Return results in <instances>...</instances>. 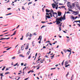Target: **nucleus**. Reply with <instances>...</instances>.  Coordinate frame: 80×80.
<instances>
[{"instance_id":"17","label":"nucleus","mask_w":80,"mask_h":80,"mask_svg":"<svg viewBox=\"0 0 80 80\" xmlns=\"http://www.w3.org/2000/svg\"><path fill=\"white\" fill-rule=\"evenodd\" d=\"M63 50V51H64L65 53H67V50H66V49H64Z\"/></svg>"},{"instance_id":"27","label":"nucleus","mask_w":80,"mask_h":80,"mask_svg":"<svg viewBox=\"0 0 80 80\" xmlns=\"http://www.w3.org/2000/svg\"><path fill=\"white\" fill-rule=\"evenodd\" d=\"M68 10H69V12H73V10H71V9L70 8H68Z\"/></svg>"},{"instance_id":"5","label":"nucleus","mask_w":80,"mask_h":80,"mask_svg":"<svg viewBox=\"0 0 80 80\" xmlns=\"http://www.w3.org/2000/svg\"><path fill=\"white\" fill-rule=\"evenodd\" d=\"M46 11L47 13H50V12H51V11H50V10H49L47 9H46Z\"/></svg>"},{"instance_id":"40","label":"nucleus","mask_w":80,"mask_h":80,"mask_svg":"<svg viewBox=\"0 0 80 80\" xmlns=\"http://www.w3.org/2000/svg\"><path fill=\"white\" fill-rule=\"evenodd\" d=\"M30 72H31V73H33V72H34V71H33V70H30Z\"/></svg>"},{"instance_id":"43","label":"nucleus","mask_w":80,"mask_h":80,"mask_svg":"<svg viewBox=\"0 0 80 80\" xmlns=\"http://www.w3.org/2000/svg\"><path fill=\"white\" fill-rule=\"evenodd\" d=\"M55 68H52L51 69V70H55Z\"/></svg>"},{"instance_id":"9","label":"nucleus","mask_w":80,"mask_h":80,"mask_svg":"<svg viewBox=\"0 0 80 80\" xmlns=\"http://www.w3.org/2000/svg\"><path fill=\"white\" fill-rule=\"evenodd\" d=\"M56 22H57L56 24H57V25H58V24H60L61 23L60 21H59Z\"/></svg>"},{"instance_id":"25","label":"nucleus","mask_w":80,"mask_h":80,"mask_svg":"<svg viewBox=\"0 0 80 80\" xmlns=\"http://www.w3.org/2000/svg\"><path fill=\"white\" fill-rule=\"evenodd\" d=\"M42 36H40L39 37V38L40 39H40H41V40H42Z\"/></svg>"},{"instance_id":"24","label":"nucleus","mask_w":80,"mask_h":80,"mask_svg":"<svg viewBox=\"0 0 80 80\" xmlns=\"http://www.w3.org/2000/svg\"><path fill=\"white\" fill-rule=\"evenodd\" d=\"M31 55H32V54H31L30 55V56L28 57V59H30V58H31Z\"/></svg>"},{"instance_id":"18","label":"nucleus","mask_w":80,"mask_h":80,"mask_svg":"<svg viewBox=\"0 0 80 80\" xmlns=\"http://www.w3.org/2000/svg\"><path fill=\"white\" fill-rule=\"evenodd\" d=\"M6 68V67L4 66L2 69V70L3 71V70L5 69V68Z\"/></svg>"},{"instance_id":"22","label":"nucleus","mask_w":80,"mask_h":80,"mask_svg":"<svg viewBox=\"0 0 80 80\" xmlns=\"http://www.w3.org/2000/svg\"><path fill=\"white\" fill-rule=\"evenodd\" d=\"M10 48H12V47H10L8 48L7 49H6V50H10Z\"/></svg>"},{"instance_id":"46","label":"nucleus","mask_w":80,"mask_h":80,"mask_svg":"<svg viewBox=\"0 0 80 80\" xmlns=\"http://www.w3.org/2000/svg\"><path fill=\"white\" fill-rule=\"evenodd\" d=\"M53 23H52V22H50V23H48V24H52Z\"/></svg>"},{"instance_id":"32","label":"nucleus","mask_w":80,"mask_h":80,"mask_svg":"<svg viewBox=\"0 0 80 80\" xmlns=\"http://www.w3.org/2000/svg\"><path fill=\"white\" fill-rule=\"evenodd\" d=\"M53 2H54V3H56V4H58V2L57 3V2H55V1L54 0H53Z\"/></svg>"},{"instance_id":"21","label":"nucleus","mask_w":80,"mask_h":80,"mask_svg":"<svg viewBox=\"0 0 80 80\" xmlns=\"http://www.w3.org/2000/svg\"><path fill=\"white\" fill-rule=\"evenodd\" d=\"M19 57H25V56H23L22 55L20 54L19 55Z\"/></svg>"},{"instance_id":"57","label":"nucleus","mask_w":80,"mask_h":80,"mask_svg":"<svg viewBox=\"0 0 80 80\" xmlns=\"http://www.w3.org/2000/svg\"><path fill=\"white\" fill-rule=\"evenodd\" d=\"M7 10H10V9H11V8H7Z\"/></svg>"},{"instance_id":"14","label":"nucleus","mask_w":80,"mask_h":80,"mask_svg":"<svg viewBox=\"0 0 80 80\" xmlns=\"http://www.w3.org/2000/svg\"><path fill=\"white\" fill-rule=\"evenodd\" d=\"M3 73H0V76H1V77H4V76H3Z\"/></svg>"},{"instance_id":"30","label":"nucleus","mask_w":80,"mask_h":80,"mask_svg":"<svg viewBox=\"0 0 80 80\" xmlns=\"http://www.w3.org/2000/svg\"><path fill=\"white\" fill-rule=\"evenodd\" d=\"M42 41V38L40 39V40L38 42L39 43H41V41Z\"/></svg>"},{"instance_id":"59","label":"nucleus","mask_w":80,"mask_h":80,"mask_svg":"<svg viewBox=\"0 0 80 80\" xmlns=\"http://www.w3.org/2000/svg\"><path fill=\"white\" fill-rule=\"evenodd\" d=\"M40 62H41V61H45V59H43V60H41L40 61Z\"/></svg>"},{"instance_id":"63","label":"nucleus","mask_w":80,"mask_h":80,"mask_svg":"<svg viewBox=\"0 0 80 80\" xmlns=\"http://www.w3.org/2000/svg\"><path fill=\"white\" fill-rule=\"evenodd\" d=\"M37 33H36V32H35L34 33V35H37Z\"/></svg>"},{"instance_id":"1","label":"nucleus","mask_w":80,"mask_h":80,"mask_svg":"<svg viewBox=\"0 0 80 80\" xmlns=\"http://www.w3.org/2000/svg\"><path fill=\"white\" fill-rule=\"evenodd\" d=\"M72 12H73L72 14H73L74 15H77L79 13L78 11H73Z\"/></svg>"},{"instance_id":"50","label":"nucleus","mask_w":80,"mask_h":80,"mask_svg":"<svg viewBox=\"0 0 80 80\" xmlns=\"http://www.w3.org/2000/svg\"><path fill=\"white\" fill-rule=\"evenodd\" d=\"M53 15H54V14H56V15H57V12H54V13H53Z\"/></svg>"},{"instance_id":"35","label":"nucleus","mask_w":80,"mask_h":80,"mask_svg":"<svg viewBox=\"0 0 80 80\" xmlns=\"http://www.w3.org/2000/svg\"><path fill=\"white\" fill-rule=\"evenodd\" d=\"M10 38H5V40H8V39H10Z\"/></svg>"},{"instance_id":"51","label":"nucleus","mask_w":80,"mask_h":80,"mask_svg":"<svg viewBox=\"0 0 80 80\" xmlns=\"http://www.w3.org/2000/svg\"><path fill=\"white\" fill-rule=\"evenodd\" d=\"M74 22H79V20L78 21H75Z\"/></svg>"},{"instance_id":"12","label":"nucleus","mask_w":80,"mask_h":80,"mask_svg":"<svg viewBox=\"0 0 80 80\" xmlns=\"http://www.w3.org/2000/svg\"><path fill=\"white\" fill-rule=\"evenodd\" d=\"M24 47V46H22L21 47V50H23V49L24 48H23Z\"/></svg>"},{"instance_id":"15","label":"nucleus","mask_w":80,"mask_h":80,"mask_svg":"<svg viewBox=\"0 0 80 80\" xmlns=\"http://www.w3.org/2000/svg\"><path fill=\"white\" fill-rule=\"evenodd\" d=\"M59 31H61V30H62L61 26H59Z\"/></svg>"},{"instance_id":"29","label":"nucleus","mask_w":80,"mask_h":80,"mask_svg":"<svg viewBox=\"0 0 80 80\" xmlns=\"http://www.w3.org/2000/svg\"><path fill=\"white\" fill-rule=\"evenodd\" d=\"M34 42V41H33L32 42V46L34 47L35 46V44H33V42Z\"/></svg>"},{"instance_id":"6","label":"nucleus","mask_w":80,"mask_h":80,"mask_svg":"<svg viewBox=\"0 0 80 80\" xmlns=\"http://www.w3.org/2000/svg\"><path fill=\"white\" fill-rule=\"evenodd\" d=\"M52 6L53 8H55V7H56V5L55 4H54V3L52 4Z\"/></svg>"},{"instance_id":"8","label":"nucleus","mask_w":80,"mask_h":80,"mask_svg":"<svg viewBox=\"0 0 80 80\" xmlns=\"http://www.w3.org/2000/svg\"><path fill=\"white\" fill-rule=\"evenodd\" d=\"M29 35H30V33L28 32L26 35V37H28V36H29Z\"/></svg>"},{"instance_id":"56","label":"nucleus","mask_w":80,"mask_h":80,"mask_svg":"<svg viewBox=\"0 0 80 80\" xmlns=\"http://www.w3.org/2000/svg\"><path fill=\"white\" fill-rule=\"evenodd\" d=\"M46 14V15H49V13L48 14V13L47 12Z\"/></svg>"},{"instance_id":"19","label":"nucleus","mask_w":80,"mask_h":80,"mask_svg":"<svg viewBox=\"0 0 80 80\" xmlns=\"http://www.w3.org/2000/svg\"><path fill=\"white\" fill-rule=\"evenodd\" d=\"M65 65H66V64H68V61H67L65 62Z\"/></svg>"},{"instance_id":"47","label":"nucleus","mask_w":80,"mask_h":80,"mask_svg":"<svg viewBox=\"0 0 80 80\" xmlns=\"http://www.w3.org/2000/svg\"><path fill=\"white\" fill-rule=\"evenodd\" d=\"M62 20H63V19H62V18H61L60 19V22H62Z\"/></svg>"},{"instance_id":"7","label":"nucleus","mask_w":80,"mask_h":80,"mask_svg":"<svg viewBox=\"0 0 80 80\" xmlns=\"http://www.w3.org/2000/svg\"><path fill=\"white\" fill-rule=\"evenodd\" d=\"M62 20H65L66 18H65V13L64 14V16H63V17H62Z\"/></svg>"},{"instance_id":"49","label":"nucleus","mask_w":80,"mask_h":80,"mask_svg":"<svg viewBox=\"0 0 80 80\" xmlns=\"http://www.w3.org/2000/svg\"><path fill=\"white\" fill-rule=\"evenodd\" d=\"M51 11L52 12V13H54V12H53V10H52V9H51Z\"/></svg>"},{"instance_id":"3","label":"nucleus","mask_w":80,"mask_h":80,"mask_svg":"<svg viewBox=\"0 0 80 80\" xmlns=\"http://www.w3.org/2000/svg\"><path fill=\"white\" fill-rule=\"evenodd\" d=\"M58 15L59 17H60L61 15H62V12H58Z\"/></svg>"},{"instance_id":"34","label":"nucleus","mask_w":80,"mask_h":80,"mask_svg":"<svg viewBox=\"0 0 80 80\" xmlns=\"http://www.w3.org/2000/svg\"><path fill=\"white\" fill-rule=\"evenodd\" d=\"M69 74V72H68L67 74L66 75V77H67V76H68V75Z\"/></svg>"},{"instance_id":"45","label":"nucleus","mask_w":80,"mask_h":80,"mask_svg":"<svg viewBox=\"0 0 80 80\" xmlns=\"http://www.w3.org/2000/svg\"><path fill=\"white\" fill-rule=\"evenodd\" d=\"M61 8H65V6H61Z\"/></svg>"},{"instance_id":"16","label":"nucleus","mask_w":80,"mask_h":80,"mask_svg":"<svg viewBox=\"0 0 80 80\" xmlns=\"http://www.w3.org/2000/svg\"><path fill=\"white\" fill-rule=\"evenodd\" d=\"M67 52H72V51L70 50L69 49H67Z\"/></svg>"},{"instance_id":"13","label":"nucleus","mask_w":80,"mask_h":80,"mask_svg":"<svg viewBox=\"0 0 80 80\" xmlns=\"http://www.w3.org/2000/svg\"><path fill=\"white\" fill-rule=\"evenodd\" d=\"M7 74H10V72H6L5 73V75H7Z\"/></svg>"},{"instance_id":"26","label":"nucleus","mask_w":80,"mask_h":80,"mask_svg":"<svg viewBox=\"0 0 80 80\" xmlns=\"http://www.w3.org/2000/svg\"><path fill=\"white\" fill-rule=\"evenodd\" d=\"M12 15V13H8V14H6V16H7V15Z\"/></svg>"},{"instance_id":"58","label":"nucleus","mask_w":80,"mask_h":80,"mask_svg":"<svg viewBox=\"0 0 80 80\" xmlns=\"http://www.w3.org/2000/svg\"><path fill=\"white\" fill-rule=\"evenodd\" d=\"M21 66H23V63H21Z\"/></svg>"},{"instance_id":"41","label":"nucleus","mask_w":80,"mask_h":80,"mask_svg":"<svg viewBox=\"0 0 80 80\" xmlns=\"http://www.w3.org/2000/svg\"><path fill=\"white\" fill-rule=\"evenodd\" d=\"M54 55L55 54L53 55L52 56H51L50 57H51V58H53V57H54Z\"/></svg>"},{"instance_id":"37","label":"nucleus","mask_w":80,"mask_h":80,"mask_svg":"<svg viewBox=\"0 0 80 80\" xmlns=\"http://www.w3.org/2000/svg\"><path fill=\"white\" fill-rule=\"evenodd\" d=\"M57 7H56V9L57 10L58 9V5H57Z\"/></svg>"},{"instance_id":"62","label":"nucleus","mask_w":80,"mask_h":80,"mask_svg":"<svg viewBox=\"0 0 80 80\" xmlns=\"http://www.w3.org/2000/svg\"><path fill=\"white\" fill-rule=\"evenodd\" d=\"M48 44L50 45H52V43H49Z\"/></svg>"},{"instance_id":"2","label":"nucleus","mask_w":80,"mask_h":80,"mask_svg":"<svg viewBox=\"0 0 80 80\" xmlns=\"http://www.w3.org/2000/svg\"><path fill=\"white\" fill-rule=\"evenodd\" d=\"M77 18H78V17H77V16H76L75 17H75L72 16H71V19H72L73 20H75V19H77Z\"/></svg>"},{"instance_id":"52","label":"nucleus","mask_w":80,"mask_h":80,"mask_svg":"<svg viewBox=\"0 0 80 80\" xmlns=\"http://www.w3.org/2000/svg\"><path fill=\"white\" fill-rule=\"evenodd\" d=\"M76 7L78 8V7H79V5H78V4H76Z\"/></svg>"},{"instance_id":"64","label":"nucleus","mask_w":80,"mask_h":80,"mask_svg":"<svg viewBox=\"0 0 80 80\" xmlns=\"http://www.w3.org/2000/svg\"><path fill=\"white\" fill-rule=\"evenodd\" d=\"M77 25H79V27H80V24H78Z\"/></svg>"},{"instance_id":"42","label":"nucleus","mask_w":80,"mask_h":80,"mask_svg":"<svg viewBox=\"0 0 80 80\" xmlns=\"http://www.w3.org/2000/svg\"><path fill=\"white\" fill-rule=\"evenodd\" d=\"M32 34L30 33V35H29V37H32Z\"/></svg>"},{"instance_id":"60","label":"nucleus","mask_w":80,"mask_h":80,"mask_svg":"<svg viewBox=\"0 0 80 80\" xmlns=\"http://www.w3.org/2000/svg\"><path fill=\"white\" fill-rule=\"evenodd\" d=\"M9 70V68H8L7 69H6V71H7V70Z\"/></svg>"},{"instance_id":"44","label":"nucleus","mask_w":80,"mask_h":80,"mask_svg":"<svg viewBox=\"0 0 80 80\" xmlns=\"http://www.w3.org/2000/svg\"><path fill=\"white\" fill-rule=\"evenodd\" d=\"M22 10H25V8H24V7L22 6Z\"/></svg>"},{"instance_id":"4","label":"nucleus","mask_w":80,"mask_h":80,"mask_svg":"<svg viewBox=\"0 0 80 80\" xmlns=\"http://www.w3.org/2000/svg\"><path fill=\"white\" fill-rule=\"evenodd\" d=\"M60 18H61L59 17V18H57L56 19V22H58V21H60Z\"/></svg>"},{"instance_id":"38","label":"nucleus","mask_w":80,"mask_h":80,"mask_svg":"<svg viewBox=\"0 0 80 80\" xmlns=\"http://www.w3.org/2000/svg\"><path fill=\"white\" fill-rule=\"evenodd\" d=\"M30 51H29L28 52L27 54H28V55H29V53H30Z\"/></svg>"},{"instance_id":"33","label":"nucleus","mask_w":80,"mask_h":80,"mask_svg":"<svg viewBox=\"0 0 80 80\" xmlns=\"http://www.w3.org/2000/svg\"><path fill=\"white\" fill-rule=\"evenodd\" d=\"M12 59L13 60L14 59H15V57H14L12 58Z\"/></svg>"},{"instance_id":"23","label":"nucleus","mask_w":80,"mask_h":80,"mask_svg":"<svg viewBox=\"0 0 80 80\" xmlns=\"http://www.w3.org/2000/svg\"><path fill=\"white\" fill-rule=\"evenodd\" d=\"M17 32V30L15 31L13 33V35H15V34L16 33V32Z\"/></svg>"},{"instance_id":"11","label":"nucleus","mask_w":80,"mask_h":80,"mask_svg":"<svg viewBox=\"0 0 80 80\" xmlns=\"http://www.w3.org/2000/svg\"><path fill=\"white\" fill-rule=\"evenodd\" d=\"M68 6L69 8H72V6L70 4L68 5Z\"/></svg>"},{"instance_id":"48","label":"nucleus","mask_w":80,"mask_h":80,"mask_svg":"<svg viewBox=\"0 0 80 80\" xmlns=\"http://www.w3.org/2000/svg\"><path fill=\"white\" fill-rule=\"evenodd\" d=\"M10 35V34H9V35H6L5 36H4V37H7V36H9Z\"/></svg>"},{"instance_id":"53","label":"nucleus","mask_w":80,"mask_h":80,"mask_svg":"<svg viewBox=\"0 0 80 80\" xmlns=\"http://www.w3.org/2000/svg\"><path fill=\"white\" fill-rule=\"evenodd\" d=\"M40 61V59H38V60H37V61H36V62H38Z\"/></svg>"},{"instance_id":"61","label":"nucleus","mask_w":80,"mask_h":80,"mask_svg":"<svg viewBox=\"0 0 80 80\" xmlns=\"http://www.w3.org/2000/svg\"><path fill=\"white\" fill-rule=\"evenodd\" d=\"M40 68V67H38L37 68V70H38Z\"/></svg>"},{"instance_id":"20","label":"nucleus","mask_w":80,"mask_h":80,"mask_svg":"<svg viewBox=\"0 0 80 80\" xmlns=\"http://www.w3.org/2000/svg\"><path fill=\"white\" fill-rule=\"evenodd\" d=\"M46 22H48V21H46V22H45V21H44V22H43V21H42L41 22V23H46Z\"/></svg>"},{"instance_id":"55","label":"nucleus","mask_w":80,"mask_h":80,"mask_svg":"<svg viewBox=\"0 0 80 80\" xmlns=\"http://www.w3.org/2000/svg\"><path fill=\"white\" fill-rule=\"evenodd\" d=\"M42 27V28H43V27H47V26L43 25Z\"/></svg>"},{"instance_id":"36","label":"nucleus","mask_w":80,"mask_h":80,"mask_svg":"<svg viewBox=\"0 0 80 80\" xmlns=\"http://www.w3.org/2000/svg\"><path fill=\"white\" fill-rule=\"evenodd\" d=\"M5 40V38H1L0 39V40Z\"/></svg>"},{"instance_id":"10","label":"nucleus","mask_w":80,"mask_h":80,"mask_svg":"<svg viewBox=\"0 0 80 80\" xmlns=\"http://www.w3.org/2000/svg\"><path fill=\"white\" fill-rule=\"evenodd\" d=\"M46 17H47L48 18H50V15H46L45 16Z\"/></svg>"},{"instance_id":"28","label":"nucleus","mask_w":80,"mask_h":80,"mask_svg":"<svg viewBox=\"0 0 80 80\" xmlns=\"http://www.w3.org/2000/svg\"><path fill=\"white\" fill-rule=\"evenodd\" d=\"M64 61H65V60H63V61H62V66H63V63H64Z\"/></svg>"},{"instance_id":"39","label":"nucleus","mask_w":80,"mask_h":80,"mask_svg":"<svg viewBox=\"0 0 80 80\" xmlns=\"http://www.w3.org/2000/svg\"><path fill=\"white\" fill-rule=\"evenodd\" d=\"M72 7H75V4L74 3H73L72 4Z\"/></svg>"},{"instance_id":"54","label":"nucleus","mask_w":80,"mask_h":80,"mask_svg":"<svg viewBox=\"0 0 80 80\" xmlns=\"http://www.w3.org/2000/svg\"><path fill=\"white\" fill-rule=\"evenodd\" d=\"M28 78L25 79L24 80H28Z\"/></svg>"},{"instance_id":"31","label":"nucleus","mask_w":80,"mask_h":80,"mask_svg":"<svg viewBox=\"0 0 80 80\" xmlns=\"http://www.w3.org/2000/svg\"><path fill=\"white\" fill-rule=\"evenodd\" d=\"M23 36H22V38H20V40H23Z\"/></svg>"}]
</instances>
